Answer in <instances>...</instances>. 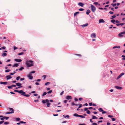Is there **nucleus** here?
Listing matches in <instances>:
<instances>
[{"mask_svg": "<svg viewBox=\"0 0 125 125\" xmlns=\"http://www.w3.org/2000/svg\"><path fill=\"white\" fill-rule=\"evenodd\" d=\"M66 98L67 100L72 99V98L71 96L68 95L66 96Z\"/></svg>", "mask_w": 125, "mask_h": 125, "instance_id": "9d476101", "label": "nucleus"}, {"mask_svg": "<svg viewBox=\"0 0 125 125\" xmlns=\"http://www.w3.org/2000/svg\"><path fill=\"white\" fill-rule=\"evenodd\" d=\"M15 61L17 62H20L22 61L21 60L18 59H15Z\"/></svg>", "mask_w": 125, "mask_h": 125, "instance_id": "2eb2a0df", "label": "nucleus"}, {"mask_svg": "<svg viewBox=\"0 0 125 125\" xmlns=\"http://www.w3.org/2000/svg\"><path fill=\"white\" fill-rule=\"evenodd\" d=\"M24 53L23 52H21L20 53H19L18 54V55H22Z\"/></svg>", "mask_w": 125, "mask_h": 125, "instance_id": "a19ab883", "label": "nucleus"}, {"mask_svg": "<svg viewBox=\"0 0 125 125\" xmlns=\"http://www.w3.org/2000/svg\"><path fill=\"white\" fill-rule=\"evenodd\" d=\"M19 66V64L18 63H15L13 65L12 67H18Z\"/></svg>", "mask_w": 125, "mask_h": 125, "instance_id": "aec40b11", "label": "nucleus"}, {"mask_svg": "<svg viewBox=\"0 0 125 125\" xmlns=\"http://www.w3.org/2000/svg\"><path fill=\"white\" fill-rule=\"evenodd\" d=\"M99 23H104L105 22V21L103 19H100L99 20Z\"/></svg>", "mask_w": 125, "mask_h": 125, "instance_id": "9b49d317", "label": "nucleus"}, {"mask_svg": "<svg viewBox=\"0 0 125 125\" xmlns=\"http://www.w3.org/2000/svg\"><path fill=\"white\" fill-rule=\"evenodd\" d=\"M20 77L19 76H18L17 77V78H16V80H19V79H20Z\"/></svg>", "mask_w": 125, "mask_h": 125, "instance_id": "e433bc0d", "label": "nucleus"}, {"mask_svg": "<svg viewBox=\"0 0 125 125\" xmlns=\"http://www.w3.org/2000/svg\"><path fill=\"white\" fill-rule=\"evenodd\" d=\"M108 116L109 117H110V118H111V117H113V116L111 115H108Z\"/></svg>", "mask_w": 125, "mask_h": 125, "instance_id": "864d4df0", "label": "nucleus"}, {"mask_svg": "<svg viewBox=\"0 0 125 125\" xmlns=\"http://www.w3.org/2000/svg\"><path fill=\"white\" fill-rule=\"evenodd\" d=\"M74 100L76 101H78V99L75 98H74Z\"/></svg>", "mask_w": 125, "mask_h": 125, "instance_id": "338daca9", "label": "nucleus"}, {"mask_svg": "<svg viewBox=\"0 0 125 125\" xmlns=\"http://www.w3.org/2000/svg\"><path fill=\"white\" fill-rule=\"evenodd\" d=\"M9 123V122H5L4 123V124L5 125H7V124H8Z\"/></svg>", "mask_w": 125, "mask_h": 125, "instance_id": "3c124183", "label": "nucleus"}, {"mask_svg": "<svg viewBox=\"0 0 125 125\" xmlns=\"http://www.w3.org/2000/svg\"><path fill=\"white\" fill-rule=\"evenodd\" d=\"M20 123H21V124H23V123L25 124V123H26V122H23V121H20Z\"/></svg>", "mask_w": 125, "mask_h": 125, "instance_id": "603ef678", "label": "nucleus"}, {"mask_svg": "<svg viewBox=\"0 0 125 125\" xmlns=\"http://www.w3.org/2000/svg\"><path fill=\"white\" fill-rule=\"evenodd\" d=\"M88 25V24L87 23L83 25H81V26H82L83 27H86Z\"/></svg>", "mask_w": 125, "mask_h": 125, "instance_id": "a211bd4d", "label": "nucleus"}, {"mask_svg": "<svg viewBox=\"0 0 125 125\" xmlns=\"http://www.w3.org/2000/svg\"><path fill=\"white\" fill-rule=\"evenodd\" d=\"M71 104L73 106L74 105H75V104L74 102H72Z\"/></svg>", "mask_w": 125, "mask_h": 125, "instance_id": "37998d69", "label": "nucleus"}, {"mask_svg": "<svg viewBox=\"0 0 125 125\" xmlns=\"http://www.w3.org/2000/svg\"><path fill=\"white\" fill-rule=\"evenodd\" d=\"M124 74V73H121L117 78V80L120 78L122 75Z\"/></svg>", "mask_w": 125, "mask_h": 125, "instance_id": "6e6552de", "label": "nucleus"}, {"mask_svg": "<svg viewBox=\"0 0 125 125\" xmlns=\"http://www.w3.org/2000/svg\"><path fill=\"white\" fill-rule=\"evenodd\" d=\"M112 120L113 121H114L115 120V118H112Z\"/></svg>", "mask_w": 125, "mask_h": 125, "instance_id": "bf43d9fd", "label": "nucleus"}, {"mask_svg": "<svg viewBox=\"0 0 125 125\" xmlns=\"http://www.w3.org/2000/svg\"><path fill=\"white\" fill-rule=\"evenodd\" d=\"M115 20H111V22L112 23H115Z\"/></svg>", "mask_w": 125, "mask_h": 125, "instance_id": "473e14b6", "label": "nucleus"}, {"mask_svg": "<svg viewBox=\"0 0 125 125\" xmlns=\"http://www.w3.org/2000/svg\"><path fill=\"white\" fill-rule=\"evenodd\" d=\"M90 12L91 11L90 10H88L86 11V14H87L88 15Z\"/></svg>", "mask_w": 125, "mask_h": 125, "instance_id": "6ab92c4d", "label": "nucleus"}, {"mask_svg": "<svg viewBox=\"0 0 125 125\" xmlns=\"http://www.w3.org/2000/svg\"><path fill=\"white\" fill-rule=\"evenodd\" d=\"M120 48V46H115L113 47V49H114L115 48H118L119 49Z\"/></svg>", "mask_w": 125, "mask_h": 125, "instance_id": "f8f14e48", "label": "nucleus"}, {"mask_svg": "<svg viewBox=\"0 0 125 125\" xmlns=\"http://www.w3.org/2000/svg\"><path fill=\"white\" fill-rule=\"evenodd\" d=\"M92 105V103H90L89 104V105L90 106H91Z\"/></svg>", "mask_w": 125, "mask_h": 125, "instance_id": "774afa93", "label": "nucleus"}, {"mask_svg": "<svg viewBox=\"0 0 125 125\" xmlns=\"http://www.w3.org/2000/svg\"><path fill=\"white\" fill-rule=\"evenodd\" d=\"M94 4L97 5L98 4V3L97 2H94Z\"/></svg>", "mask_w": 125, "mask_h": 125, "instance_id": "79ce46f5", "label": "nucleus"}, {"mask_svg": "<svg viewBox=\"0 0 125 125\" xmlns=\"http://www.w3.org/2000/svg\"><path fill=\"white\" fill-rule=\"evenodd\" d=\"M91 9L93 12H95L96 10V8L93 5L91 4Z\"/></svg>", "mask_w": 125, "mask_h": 125, "instance_id": "7ed1b4c3", "label": "nucleus"}, {"mask_svg": "<svg viewBox=\"0 0 125 125\" xmlns=\"http://www.w3.org/2000/svg\"><path fill=\"white\" fill-rule=\"evenodd\" d=\"M125 23H121L120 24V25H121V26H123V25L124 24H125Z\"/></svg>", "mask_w": 125, "mask_h": 125, "instance_id": "69168bd1", "label": "nucleus"}, {"mask_svg": "<svg viewBox=\"0 0 125 125\" xmlns=\"http://www.w3.org/2000/svg\"><path fill=\"white\" fill-rule=\"evenodd\" d=\"M5 119V117H3L1 118H0V119L2 120L3 121Z\"/></svg>", "mask_w": 125, "mask_h": 125, "instance_id": "c03bdc74", "label": "nucleus"}, {"mask_svg": "<svg viewBox=\"0 0 125 125\" xmlns=\"http://www.w3.org/2000/svg\"><path fill=\"white\" fill-rule=\"evenodd\" d=\"M92 125H98L97 123H94Z\"/></svg>", "mask_w": 125, "mask_h": 125, "instance_id": "052dcab7", "label": "nucleus"}, {"mask_svg": "<svg viewBox=\"0 0 125 125\" xmlns=\"http://www.w3.org/2000/svg\"><path fill=\"white\" fill-rule=\"evenodd\" d=\"M73 116L76 117H79V115L75 113L73 114Z\"/></svg>", "mask_w": 125, "mask_h": 125, "instance_id": "b1692460", "label": "nucleus"}, {"mask_svg": "<svg viewBox=\"0 0 125 125\" xmlns=\"http://www.w3.org/2000/svg\"><path fill=\"white\" fill-rule=\"evenodd\" d=\"M35 71H32L30 73V74H31L32 73H35Z\"/></svg>", "mask_w": 125, "mask_h": 125, "instance_id": "a18cd8bd", "label": "nucleus"}, {"mask_svg": "<svg viewBox=\"0 0 125 125\" xmlns=\"http://www.w3.org/2000/svg\"><path fill=\"white\" fill-rule=\"evenodd\" d=\"M79 117H80L82 118H85L84 116H83L82 115H79Z\"/></svg>", "mask_w": 125, "mask_h": 125, "instance_id": "c756f323", "label": "nucleus"}, {"mask_svg": "<svg viewBox=\"0 0 125 125\" xmlns=\"http://www.w3.org/2000/svg\"><path fill=\"white\" fill-rule=\"evenodd\" d=\"M7 55V54L5 53H4L2 54V56L3 57L4 56H6Z\"/></svg>", "mask_w": 125, "mask_h": 125, "instance_id": "5701e85b", "label": "nucleus"}, {"mask_svg": "<svg viewBox=\"0 0 125 125\" xmlns=\"http://www.w3.org/2000/svg\"><path fill=\"white\" fill-rule=\"evenodd\" d=\"M88 108H85L84 109V110L85 111H87L88 110Z\"/></svg>", "mask_w": 125, "mask_h": 125, "instance_id": "49530a36", "label": "nucleus"}, {"mask_svg": "<svg viewBox=\"0 0 125 125\" xmlns=\"http://www.w3.org/2000/svg\"><path fill=\"white\" fill-rule=\"evenodd\" d=\"M92 38H95L96 37V35L95 33H93L91 34V35Z\"/></svg>", "mask_w": 125, "mask_h": 125, "instance_id": "0eeeda50", "label": "nucleus"}, {"mask_svg": "<svg viewBox=\"0 0 125 125\" xmlns=\"http://www.w3.org/2000/svg\"><path fill=\"white\" fill-rule=\"evenodd\" d=\"M86 112L87 114H89L90 113V111L89 110H88Z\"/></svg>", "mask_w": 125, "mask_h": 125, "instance_id": "58836bf2", "label": "nucleus"}, {"mask_svg": "<svg viewBox=\"0 0 125 125\" xmlns=\"http://www.w3.org/2000/svg\"><path fill=\"white\" fill-rule=\"evenodd\" d=\"M50 83L49 82H47L45 83V85H49Z\"/></svg>", "mask_w": 125, "mask_h": 125, "instance_id": "cd10ccee", "label": "nucleus"}, {"mask_svg": "<svg viewBox=\"0 0 125 125\" xmlns=\"http://www.w3.org/2000/svg\"><path fill=\"white\" fill-rule=\"evenodd\" d=\"M16 84L17 86H21L22 85V84L21 83H16Z\"/></svg>", "mask_w": 125, "mask_h": 125, "instance_id": "412c9836", "label": "nucleus"}, {"mask_svg": "<svg viewBox=\"0 0 125 125\" xmlns=\"http://www.w3.org/2000/svg\"><path fill=\"white\" fill-rule=\"evenodd\" d=\"M79 13V12H76L74 13V16H75L77 14H78Z\"/></svg>", "mask_w": 125, "mask_h": 125, "instance_id": "a878e982", "label": "nucleus"}, {"mask_svg": "<svg viewBox=\"0 0 125 125\" xmlns=\"http://www.w3.org/2000/svg\"><path fill=\"white\" fill-rule=\"evenodd\" d=\"M116 17V16L115 15H114V16H112V18L113 19V18H115Z\"/></svg>", "mask_w": 125, "mask_h": 125, "instance_id": "8fccbe9b", "label": "nucleus"}, {"mask_svg": "<svg viewBox=\"0 0 125 125\" xmlns=\"http://www.w3.org/2000/svg\"><path fill=\"white\" fill-rule=\"evenodd\" d=\"M33 61L31 60H27L26 61V64L28 67H31L33 65Z\"/></svg>", "mask_w": 125, "mask_h": 125, "instance_id": "f03ea898", "label": "nucleus"}, {"mask_svg": "<svg viewBox=\"0 0 125 125\" xmlns=\"http://www.w3.org/2000/svg\"><path fill=\"white\" fill-rule=\"evenodd\" d=\"M33 95L35 96H37L38 95V94H33Z\"/></svg>", "mask_w": 125, "mask_h": 125, "instance_id": "4d7b16f0", "label": "nucleus"}, {"mask_svg": "<svg viewBox=\"0 0 125 125\" xmlns=\"http://www.w3.org/2000/svg\"><path fill=\"white\" fill-rule=\"evenodd\" d=\"M5 117V119L6 120H8L9 118V117Z\"/></svg>", "mask_w": 125, "mask_h": 125, "instance_id": "6e6d98bb", "label": "nucleus"}, {"mask_svg": "<svg viewBox=\"0 0 125 125\" xmlns=\"http://www.w3.org/2000/svg\"><path fill=\"white\" fill-rule=\"evenodd\" d=\"M78 4L79 6L82 7H83L84 5V4L81 2H79Z\"/></svg>", "mask_w": 125, "mask_h": 125, "instance_id": "dca6fc26", "label": "nucleus"}, {"mask_svg": "<svg viewBox=\"0 0 125 125\" xmlns=\"http://www.w3.org/2000/svg\"><path fill=\"white\" fill-rule=\"evenodd\" d=\"M92 119H95L97 118L95 116L92 115Z\"/></svg>", "mask_w": 125, "mask_h": 125, "instance_id": "bb28decb", "label": "nucleus"}, {"mask_svg": "<svg viewBox=\"0 0 125 125\" xmlns=\"http://www.w3.org/2000/svg\"><path fill=\"white\" fill-rule=\"evenodd\" d=\"M28 77L29 79L31 80L33 78V77L32 76V74L30 73L28 75Z\"/></svg>", "mask_w": 125, "mask_h": 125, "instance_id": "20e7f679", "label": "nucleus"}, {"mask_svg": "<svg viewBox=\"0 0 125 125\" xmlns=\"http://www.w3.org/2000/svg\"><path fill=\"white\" fill-rule=\"evenodd\" d=\"M111 5H112V6H113L115 7L116 5V4L115 3V4L112 3V4Z\"/></svg>", "mask_w": 125, "mask_h": 125, "instance_id": "ea45409f", "label": "nucleus"}, {"mask_svg": "<svg viewBox=\"0 0 125 125\" xmlns=\"http://www.w3.org/2000/svg\"><path fill=\"white\" fill-rule=\"evenodd\" d=\"M17 48L16 47H15V46H14V50H16V49H17Z\"/></svg>", "mask_w": 125, "mask_h": 125, "instance_id": "680f3d73", "label": "nucleus"}, {"mask_svg": "<svg viewBox=\"0 0 125 125\" xmlns=\"http://www.w3.org/2000/svg\"><path fill=\"white\" fill-rule=\"evenodd\" d=\"M7 83L6 82H0V83L1 84H4L5 85H6V84Z\"/></svg>", "mask_w": 125, "mask_h": 125, "instance_id": "f3484780", "label": "nucleus"}, {"mask_svg": "<svg viewBox=\"0 0 125 125\" xmlns=\"http://www.w3.org/2000/svg\"><path fill=\"white\" fill-rule=\"evenodd\" d=\"M6 78L7 80H9L12 78V77L10 75H8L6 76Z\"/></svg>", "mask_w": 125, "mask_h": 125, "instance_id": "4468645a", "label": "nucleus"}, {"mask_svg": "<svg viewBox=\"0 0 125 125\" xmlns=\"http://www.w3.org/2000/svg\"><path fill=\"white\" fill-rule=\"evenodd\" d=\"M69 116L68 115H67L66 116H65L64 117V118H69Z\"/></svg>", "mask_w": 125, "mask_h": 125, "instance_id": "2f4dec72", "label": "nucleus"}, {"mask_svg": "<svg viewBox=\"0 0 125 125\" xmlns=\"http://www.w3.org/2000/svg\"><path fill=\"white\" fill-rule=\"evenodd\" d=\"M84 9L82 8H80L79 9V10L80 11H83V10Z\"/></svg>", "mask_w": 125, "mask_h": 125, "instance_id": "72a5a7b5", "label": "nucleus"}, {"mask_svg": "<svg viewBox=\"0 0 125 125\" xmlns=\"http://www.w3.org/2000/svg\"><path fill=\"white\" fill-rule=\"evenodd\" d=\"M63 93H64V91H63L60 93V95H62L63 94Z\"/></svg>", "mask_w": 125, "mask_h": 125, "instance_id": "09e8293b", "label": "nucleus"}, {"mask_svg": "<svg viewBox=\"0 0 125 125\" xmlns=\"http://www.w3.org/2000/svg\"><path fill=\"white\" fill-rule=\"evenodd\" d=\"M24 80V78H21L20 79V80L21 81H22L23 80Z\"/></svg>", "mask_w": 125, "mask_h": 125, "instance_id": "5fc2aeb1", "label": "nucleus"}, {"mask_svg": "<svg viewBox=\"0 0 125 125\" xmlns=\"http://www.w3.org/2000/svg\"><path fill=\"white\" fill-rule=\"evenodd\" d=\"M9 110L10 111H11V112H10L11 113H14V110L12 108H8Z\"/></svg>", "mask_w": 125, "mask_h": 125, "instance_id": "1a4fd4ad", "label": "nucleus"}, {"mask_svg": "<svg viewBox=\"0 0 125 125\" xmlns=\"http://www.w3.org/2000/svg\"><path fill=\"white\" fill-rule=\"evenodd\" d=\"M13 86H8V88L9 89H11L12 88Z\"/></svg>", "mask_w": 125, "mask_h": 125, "instance_id": "0e129e2a", "label": "nucleus"}, {"mask_svg": "<svg viewBox=\"0 0 125 125\" xmlns=\"http://www.w3.org/2000/svg\"><path fill=\"white\" fill-rule=\"evenodd\" d=\"M10 70H7L5 71V72L6 73H8L10 72Z\"/></svg>", "mask_w": 125, "mask_h": 125, "instance_id": "7c9ffc66", "label": "nucleus"}, {"mask_svg": "<svg viewBox=\"0 0 125 125\" xmlns=\"http://www.w3.org/2000/svg\"><path fill=\"white\" fill-rule=\"evenodd\" d=\"M67 102V100H64V102L65 103H66Z\"/></svg>", "mask_w": 125, "mask_h": 125, "instance_id": "e2e57ef3", "label": "nucleus"}, {"mask_svg": "<svg viewBox=\"0 0 125 125\" xmlns=\"http://www.w3.org/2000/svg\"><path fill=\"white\" fill-rule=\"evenodd\" d=\"M35 84L36 85H39V83L36 82L35 83Z\"/></svg>", "mask_w": 125, "mask_h": 125, "instance_id": "13d9d810", "label": "nucleus"}, {"mask_svg": "<svg viewBox=\"0 0 125 125\" xmlns=\"http://www.w3.org/2000/svg\"><path fill=\"white\" fill-rule=\"evenodd\" d=\"M125 34V31L121 32L118 34V36L120 37H122L123 36V35Z\"/></svg>", "mask_w": 125, "mask_h": 125, "instance_id": "423d86ee", "label": "nucleus"}, {"mask_svg": "<svg viewBox=\"0 0 125 125\" xmlns=\"http://www.w3.org/2000/svg\"><path fill=\"white\" fill-rule=\"evenodd\" d=\"M14 91L17 92H18L19 93L21 94L22 95L27 97H29L30 96V95L29 94H26V93L23 91L22 90L19 91L18 90H14Z\"/></svg>", "mask_w": 125, "mask_h": 125, "instance_id": "f257e3e1", "label": "nucleus"}, {"mask_svg": "<svg viewBox=\"0 0 125 125\" xmlns=\"http://www.w3.org/2000/svg\"><path fill=\"white\" fill-rule=\"evenodd\" d=\"M116 88L118 90H121L122 89V87L120 86H115Z\"/></svg>", "mask_w": 125, "mask_h": 125, "instance_id": "ddd939ff", "label": "nucleus"}, {"mask_svg": "<svg viewBox=\"0 0 125 125\" xmlns=\"http://www.w3.org/2000/svg\"><path fill=\"white\" fill-rule=\"evenodd\" d=\"M52 90H50L47 92V93L51 94L52 92Z\"/></svg>", "mask_w": 125, "mask_h": 125, "instance_id": "4c0bfd02", "label": "nucleus"}, {"mask_svg": "<svg viewBox=\"0 0 125 125\" xmlns=\"http://www.w3.org/2000/svg\"><path fill=\"white\" fill-rule=\"evenodd\" d=\"M46 77V76L45 75H44L43 76V77L44 78V79Z\"/></svg>", "mask_w": 125, "mask_h": 125, "instance_id": "de8ad7c7", "label": "nucleus"}, {"mask_svg": "<svg viewBox=\"0 0 125 125\" xmlns=\"http://www.w3.org/2000/svg\"><path fill=\"white\" fill-rule=\"evenodd\" d=\"M20 120V118H17L16 119V120L17 121H19Z\"/></svg>", "mask_w": 125, "mask_h": 125, "instance_id": "c9c22d12", "label": "nucleus"}, {"mask_svg": "<svg viewBox=\"0 0 125 125\" xmlns=\"http://www.w3.org/2000/svg\"><path fill=\"white\" fill-rule=\"evenodd\" d=\"M24 69V68L23 67H21L19 69V71H22V70L23 69Z\"/></svg>", "mask_w": 125, "mask_h": 125, "instance_id": "c85d7f7f", "label": "nucleus"}, {"mask_svg": "<svg viewBox=\"0 0 125 125\" xmlns=\"http://www.w3.org/2000/svg\"><path fill=\"white\" fill-rule=\"evenodd\" d=\"M98 110L100 112H103L104 111L103 110V109L101 108H99L98 109Z\"/></svg>", "mask_w": 125, "mask_h": 125, "instance_id": "393cba45", "label": "nucleus"}, {"mask_svg": "<svg viewBox=\"0 0 125 125\" xmlns=\"http://www.w3.org/2000/svg\"><path fill=\"white\" fill-rule=\"evenodd\" d=\"M47 107H49L50 106V105L51 104V103L49 102H47Z\"/></svg>", "mask_w": 125, "mask_h": 125, "instance_id": "4be33fe9", "label": "nucleus"}, {"mask_svg": "<svg viewBox=\"0 0 125 125\" xmlns=\"http://www.w3.org/2000/svg\"><path fill=\"white\" fill-rule=\"evenodd\" d=\"M46 94H47V93L46 92H44L43 93V94L42 95V96H44L46 95Z\"/></svg>", "mask_w": 125, "mask_h": 125, "instance_id": "f704fd0d", "label": "nucleus"}, {"mask_svg": "<svg viewBox=\"0 0 125 125\" xmlns=\"http://www.w3.org/2000/svg\"><path fill=\"white\" fill-rule=\"evenodd\" d=\"M49 100L47 99L46 100H42V102L43 104H45L47 103V102H49Z\"/></svg>", "mask_w": 125, "mask_h": 125, "instance_id": "39448f33", "label": "nucleus"}]
</instances>
